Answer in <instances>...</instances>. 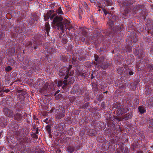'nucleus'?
<instances>
[{"label":"nucleus","mask_w":153,"mask_h":153,"mask_svg":"<svg viewBox=\"0 0 153 153\" xmlns=\"http://www.w3.org/2000/svg\"><path fill=\"white\" fill-rule=\"evenodd\" d=\"M62 18L60 16H56L53 19V24L56 26L58 29L61 30L62 33H64V30L68 29L70 30L71 28L70 21L67 19H64L63 21Z\"/></svg>","instance_id":"1"},{"label":"nucleus","mask_w":153,"mask_h":153,"mask_svg":"<svg viewBox=\"0 0 153 153\" xmlns=\"http://www.w3.org/2000/svg\"><path fill=\"white\" fill-rule=\"evenodd\" d=\"M37 84L39 86L37 88L39 89V91L41 94L45 93L46 92L51 88V85L48 86V84L46 82L45 84V82L43 80L41 79L38 80L37 82Z\"/></svg>","instance_id":"2"},{"label":"nucleus","mask_w":153,"mask_h":153,"mask_svg":"<svg viewBox=\"0 0 153 153\" xmlns=\"http://www.w3.org/2000/svg\"><path fill=\"white\" fill-rule=\"evenodd\" d=\"M56 112L57 114L56 116V119H60L64 117V113L65 111L64 110V109L62 106H59V110H57Z\"/></svg>","instance_id":"3"},{"label":"nucleus","mask_w":153,"mask_h":153,"mask_svg":"<svg viewBox=\"0 0 153 153\" xmlns=\"http://www.w3.org/2000/svg\"><path fill=\"white\" fill-rule=\"evenodd\" d=\"M72 67V66L71 65H70L69 66L68 69L67 67H65L64 68V69L65 70L63 71H62V70H60V73L59 74V76H62V75L64 76L68 75L70 69Z\"/></svg>","instance_id":"4"},{"label":"nucleus","mask_w":153,"mask_h":153,"mask_svg":"<svg viewBox=\"0 0 153 153\" xmlns=\"http://www.w3.org/2000/svg\"><path fill=\"white\" fill-rule=\"evenodd\" d=\"M55 15L56 14L53 13V11L50 10L47 12L46 14L44 16V19H47L50 18L52 19Z\"/></svg>","instance_id":"5"},{"label":"nucleus","mask_w":153,"mask_h":153,"mask_svg":"<svg viewBox=\"0 0 153 153\" xmlns=\"http://www.w3.org/2000/svg\"><path fill=\"white\" fill-rule=\"evenodd\" d=\"M104 59V58L103 57H102L101 59L100 58L99 60L100 62V65H101V66L102 68L104 69H105L107 68L108 65L107 64L105 65V66L103 65V63H102V62Z\"/></svg>","instance_id":"6"},{"label":"nucleus","mask_w":153,"mask_h":153,"mask_svg":"<svg viewBox=\"0 0 153 153\" xmlns=\"http://www.w3.org/2000/svg\"><path fill=\"white\" fill-rule=\"evenodd\" d=\"M123 113V110L121 108H119L116 109L114 111V113L116 114L117 115H119L122 114Z\"/></svg>","instance_id":"7"},{"label":"nucleus","mask_w":153,"mask_h":153,"mask_svg":"<svg viewBox=\"0 0 153 153\" xmlns=\"http://www.w3.org/2000/svg\"><path fill=\"white\" fill-rule=\"evenodd\" d=\"M65 125L63 123H61L59 124L57 126H56V128L59 131H61L64 128Z\"/></svg>","instance_id":"8"},{"label":"nucleus","mask_w":153,"mask_h":153,"mask_svg":"<svg viewBox=\"0 0 153 153\" xmlns=\"http://www.w3.org/2000/svg\"><path fill=\"white\" fill-rule=\"evenodd\" d=\"M79 149H74L73 147L71 146H69L68 148L67 151L69 153H72L74 151H76L78 150L79 149L80 147H78Z\"/></svg>","instance_id":"9"},{"label":"nucleus","mask_w":153,"mask_h":153,"mask_svg":"<svg viewBox=\"0 0 153 153\" xmlns=\"http://www.w3.org/2000/svg\"><path fill=\"white\" fill-rule=\"evenodd\" d=\"M147 105L149 107L153 106V100L151 99L147 101Z\"/></svg>","instance_id":"10"},{"label":"nucleus","mask_w":153,"mask_h":153,"mask_svg":"<svg viewBox=\"0 0 153 153\" xmlns=\"http://www.w3.org/2000/svg\"><path fill=\"white\" fill-rule=\"evenodd\" d=\"M7 53H8L10 55H12L14 54L15 53L14 49L13 48L11 49H8L6 51Z\"/></svg>","instance_id":"11"},{"label":"nucleus","mask_w":153,"mask_h":153,"mask_svg":"<svg viewBox=\"0 0 153 153\" xmlns=\"http://www.w3.org/2000/svg\"><path fill=\"white\" fill-rule=\"evenodd\" d=\"M45 30L47 33H49V31L50 29V27L48 22H46L45 25Z\"/></svg>","instance_id":"12"},{"label":"nucleus","mask_w":153,"mask_h":153,"mask_svg":"<svg viewBox=\"0 0 153 153\" xmlns=\"http://www.w3.org/2000/svg\"><path fill=\"white\" fill-rule=\"evenodd\" d=\"M96 131L95 130L93 129H91L89 132V134L90 136H93L96 134Z\"/></svg>","instance_id":"13"},{"label":"nucleus","mask_w":153,"mask_h":153,"mask_svg":"<svg viewBox=\"0 0 153 153\" xmlns=\"http://www.w3.org/2000/svg\"><path fill=\"white\" fill-rule=\"evenodd\" d=\"M22 116L19 114H16L15 116V118L18 120H20L22 118Z\"/></svg>","instance_id":"14"},{"label":"nucleus","mask_w":153,"mask_h":153,"mask_svg":"<svg viewBox=\"0 0 153 153\" xmlns=\"http://www.w3.org/2000/svg\"><path fill=\"white\" fill-rule=\"evenodd\" d=\"M56 12L59 15L62 14H63V12L60 7H59L57 10H56Z\"/></svg>","instance_id":"15"},{"label":"nucleus","mask_w":153,"mask_h":153,"mask_svg":"<svg viewBox=\"0 0 153 153\" xmlns=\"http://www.w3.org/2000/svg\"><path fill=\"white\" fill-rule=\"evenodd\" d=\"M138 110L141 113H143L145 111L144 108L141 106L139 107Z\"/></svg>","instance_id":"16"},{"label":"nucleus","mask_w":153,"mask_h":153,"mask_svg":"<svg viewBox=\"0 0 153 153\" xmlns=\"http://www.w3.org/2000/svg\"><path fill=\"white\" fill-rule=\"evenodd\" d=\"M75 80L73 77H71L68 79V83H70L71 84L73 83L74 82Z\"/></svg>","instance_id":"17"},{"label":"nucleus","mask_w":153,"mask_h":153,"mask_svg":"<svg viewBox=\"0 0 153 153\" xmlns=\"http://www.w3.org/2000/svg\"><path fill=\"white\" fill-rule=\"evenodd\" d=\"M68 78V77L67 76H66L65 77V78H64L65 80H64V83H65V84L62 86V88L63 89H65V86L66 85H67V79Z\"/></svg>","instance_id":"18"},{"label":"nucleus","mask_w":153,"mask_h":153,"mask_svg":"<svg viewBox=\"0 0 153 153\" xmlns=\"http://www.w3.org/2000/svg\"><path fill=\"white\" fill-rule=\"evenodd\" d=\"M113 24V22L111 20H110L108 23V25L111 27Z\"/></svg>","instance_id":"19"},{"label":"nucleus","mask_w":153,"mask_h":153,"mask_svg":"<svg viewBox=\"0 0 153 153\" xmlns=\"http://www.w3.org/2000/svg\"><path fill=\"white\" fill-rule=\"evenodd\" d=\"M123 69H124L123 68H120L118 69L117 71L119 73L121 74L123 72Z\"/></svg>","instance_id":"20"},{"label":"nucleus","mask_w":153,"mask_h":153,"mask_svg":"<svg viewBox=\"0 0 153 153\" xmlns=\"http://www.w3.org/2000/svg\"><path fill=\"white\" fill-rule=\"evenodd\" d=\"M126 51L127 52H130L131 51V48L130 46L126 48Z\"/></svg>","instance_id":"21"},{"label":"nucleus","mask_w":153,"mask_h":153,"mask_svg":"<svg viewBox=\"0 0 153 153\" xmlns=\"http://www.w3.org/2000/svg\"><path fill=\"white\" fill-rule=\"evenodd\" d=\"M1 91H3L5 92L6 93H8L10 91V90L8 89H6L4 88H1V90H0Z\"/></svg>","instance_id":"22"},{"label":"nucleus","mask_w":153,"mask_h":153,"mask_svg":"<svg viewBox=\"0 0 153 153\" xmlns=\"http://www.w3.org/2000/svg\"><path fill=\"white\" fill-rule=\"evenodd\" d=\"M73 128H70V130L71 131V132L70 133L69 132V130H68V134H69V135H71L73 134Z\"/></svg>","instance_id":"23"},{"label":"nucleus","mask_w":153,"mask_h":153,"mask_svg":"<svg viewBox=\"0 0 153 153\" xmlns=\"http://www.w3.org/2000/svg\"><path fill=\"white\" fill-rule=\"evenodd\" d=\"M11 70L12 68L10 66H8L5 68V70L7 71H9Z\"/></svg>","instance_id":"24"},{"label":"nucleus","mask_w":153,"mask_h":153,"mask_svg":"<svg viewBox=\"0 0 153 153\" xmlns=\"http://www.w3.org/2000/svg\"><path fill=\"white\" fill-rule=\"evenodd\" d=\"M58 85L57 86L59 87L62 85V81H58L57 82Z\"/></svg>","instance_id":"25"},{"label":"nucleus","mask_w":153,"mask_h":153,"mask_svg":"<svg viewBox=\"0 0 153 153\" xmlns=\"http://www.w3.org/2000/svg\"><path fill=\"white\" fill-rule=\"evenodd\" d=\"M134 1V0H129L128 1L129 4H132Z\"/></svg>","instance_id":"26"},{"label":"nucleus","mask_w":153,"mask_h":153,"mask_svg":"<svg viewBox=\"0 0 153 153\" xmlns=\"http://www.w3.org/2000/svg\"><path fill=\"white\" fill-rule=\"evenodd\" d=\"M95 57V60L96 61H97L98 59V56L97 55H95L94 56Z\"/></svg>","instance_id":"27"},{"label":"nucleus","mask_w":153,"mask_h":153,"mask_svg":"<svg viewBox=\"0 0 153 153\" xmlns=\"http://www.w3.org/2000/svg\"><path fill=\"white\" fill-rule=\"evenodd\" d=\"M76 60L74 59V58H73L72 61L73 64L75 65V62H76Z\"/></svg>","instance_id":"28"},{"label":"nucleus","mask_w":153,"mask_h":153,"mask_svg":"<svg viewBox=\"0 0 153 153\" xmlns=\"http://www.w3.org/2000/svg\"><path fill=\"white\" fill-rule=\"evenodd\" d=\"M43 121L45 122V123H48V120L47 118H46Z\"/></svg>","instance_id":"29"},{"label":"nucleus","mask_w":153,"mask_h":153,"mask_svg":"<svg viewBox=\"0 0 153 153\" xmlns=\"http://www.w3.org/2000/svg\"><path fill=\"white\" fill-rule=\"evenodd\" d=\"M103 11L104 13V14L105 15H106L108 13L107 10L105 9H104L103 10Z\"/></svg>","instance_id":"30"},{"label":"nucleus","mask_w":153,"mask_h":153,"mask_svg":"<svg viewBox=\"0 0 153 153\" xmlns=\"http://www.w3.org/2000/svg\"><path fill=\"white\" fill-rule=\"evenodd\" d=\"M11 114H8V113H7V115L9 117H11V116L12 115V112L11 111Z\"/></svg>","instance_id":"31"},{"label":"nucleus","mask_w":153,"mask_h":153,"mask_svg":"<svg viewBox=\"0 0 153 153\" xmlns=\"http://www.w3.org/2000/svg\"><path fill=\"white\" fill-rule=\"evenodd\" d=\"M129 74L130 75H132L133 74V72L132 71H129Z\"/></svg>","instance_id":"32"},{"label":"nucleus","mask_w":153,"mask_h":153,"mask_svg":"<svg viewBox=\"0 0 153 153\" xmlns=\"http://www.w3.org/2000/svg\"><path fill=\"white\" fill-rule=\"evenodd\" d=\"M74 74V72L73 71H72L71 72L70 74H69L70 76H72L73 75V74Z\"/></svg>","instance_id":"33"},{"label":"nucleus","mask_w":153,"mask_h":153,"mask_svg":"<svg viewBox=\"0 0 153 153\" xmlns=\"http://www.w3.org/2000/svg\"><path fill=\"white\" fill-rule=\"evenodd\" d=\"M79 74L82 76H83L84 75V73H79Z\"/></svg>","instance_id":"34"},{"label":"nucleus","mask_w":153,"mask_h":153,"mask_svg":"<svg viewBox=\"0 0 153 153\" xmlns=\"http://www.w3.org/2000/svg\"><path fill=\"white\" fill-rule=\"evenodd\" d=\"M63 41H64V44H65L67 42V40L66 39H65L64 40H63Z\"/></svg>","instance_id":"35"},{"label":"nucleus","mask_w":153,"mask_h":153,"mask_svg":"<svg viewBox=\"0 0 153 153\" xmlns=\"http://www.w3.org/2000/svg\"><path fill=\"white\" fill-rule=\"evenodd\" d=\"M137 153H143V152L142 151H138Z\"/></svg>","instance_id":"36"},{"label":"nucleus","mask_w":153,"mask_h":153,"mask_svg":"<svg viewBox=\"0 0 153 153\" xmlns=\"http://www.w3.org/2000/svg\"><path fill=\"white\" fill-rule=\"evenodd\" d=\"M37 44H36L35 45V46L34 47V49H36V46H37Z\"/></svg>","instance_id":"37"},{"label":"nucleus","mask_w":153,"mask_h":153,"mask_svg":"<svg viewBox=\"0 0 153 153\" xmlns=\"http://www.w3.org/2000/svg\"><path fill=\"white\" fill-rule=\"evenodd\" d=\"M151 147L152 149L153 150V145L152 146H151Z\"/></svg>","instance_id":"38"},{"label":"nucleus","mask_w":153,"mask_h":153,"mask_svg":"<svg viewBox=\"0 0 153 153\" xmlns=\"http://www.w3.org/2000/svg\"><path fill=\"white\" fill-rule=\"evenodd\" d=\"M27 61V64H29V61Z\"/></svg>","instance_id":"39"},{"label":"nucleus","mask_w":153,"mask_h":153,"mask_svg":"<svg viewBox=\"0 0 153 153\" xmlns=\"http://www.w3.org/2000/svg\"><path fill=\"white\" fill-rule=\"evenodd\" d=\"M121 120H122L121 119H119V121H121Z\"/></svg>","instance_id":"40"},{"label":"nucleus","mask_w":153,"mask_h":153,"mask_svg":"<svg viewBox=\"0 0 153 153\" xmlns=\"http://www.w3.org/2000/svg\"><path fill=\"white\" fill-rule=\"evenodd\" d=\"M59 91H58L56 93H57L58 92H59Z\"/></svg>","instance_id":"41"},{"label":"nucleus","mask_w":153,"mask_h":153,"mask_svg":"<svg viewBox=\"0 0 153 153\" xmlns=\"http://www.w3.org/2000/svg\"><path fill=\"white\" fill-rule=\"evenodd\" d=\"M93 78H94V77H93V76H92L91 77V79H92Z\"/></svg>","instance_id":"42"},{"label":"nucleus","mask_w":153,"mask_h":153,"mask_svg":"<svg viewBox=\"0 0 153 153\" xmlns=\"http://www.w3.org/2000/svg\"><path fill=\"white\" fill-rule=\"evenodd\" d=\"M98 100L99 101H100V99H98Z\"/></svg>","instance_id":"43"},{"label":"nucleus","mask_w":153,"mask_h":153,"mask_svg":"<svg viewBox=\"0 0 153 153\" xmlns=\"http://www.w3.org/2000/svg\"><path fill=\"white\" fill-rule=\"evenodd\" d=\"M1 84L0 83V86H1Z\"/></svg>","instance_id":"44"},{"label":"nucleus","mask_w":153,"mask_h":153,"mask_svg":"<svg viewBox=\"0 0 153 153\" xmlns=\"http://www.w3.org/2000/svg\"><path fill=\"white\" fill-rule=\"evenodd\" d=\"M29 65V64H26V65Z\"/></svg>","instance_id":"45"},{"label":"nucleus","mask_w":153,"mask_h":153,"mask_svg":"<svg viewBox=\"0 0 153 153\" xmlns=\"http://www.w3.org/2000/svg\"><path fill=\"white\" fill-rule=\"evenodd\" d=\"M107 92V91H106V92H104V93H106Z\"/></svg>","instance_id":"46"},{"label":"nucleus","mask_w":153,"mask_h":153,"mask_svg":"<svg viewBox=\"0 0 153 153\" xmlns=\"http://www.w3.org/2000/svg\"><path fill=\"white\" fill-rule=\"evenodd\" d=\"M36 138H37V137H37V136H36Z\"/></svg>","instance_id":"47"},{"label":"nucleus","mask_w":153,"mask_h":153,"mask_svg":"<svg viewBox=\"0 0 153 153\" xmlns=\"http://www.w3.org/2000/svg\"><path fill=\"white\" fill-rule=\"evenodd\" d=\"M5 110H6V109H5L4 110V111Z\"/></svg>","instance_id":"48"},{"label":"nucleus","mask_w":153,"mask_h":153,"mask_svg":"<svg viewBox=\"0 0 153 153\" xmlns=\"http://www.w3.org/2000/svg\"><path fill=\"white\" fill-rule=\"evenodd\" d=\"M133 146H134V144H133Z\"/></svg>","instance_id":"49"},{"label":"nucleus","mask_w":153,"mask_h":153,"mask_svg":"<svg viewBox=\"0 0 153 153\" xmlns=\"http://www.w3.org/2000/svg\"><path fill=\"white\" fill-rule=\"evenodd\" d=\"M1 33H0V35L1 34Z\"/></svg>","instance_id":"50"}]
</instances>
